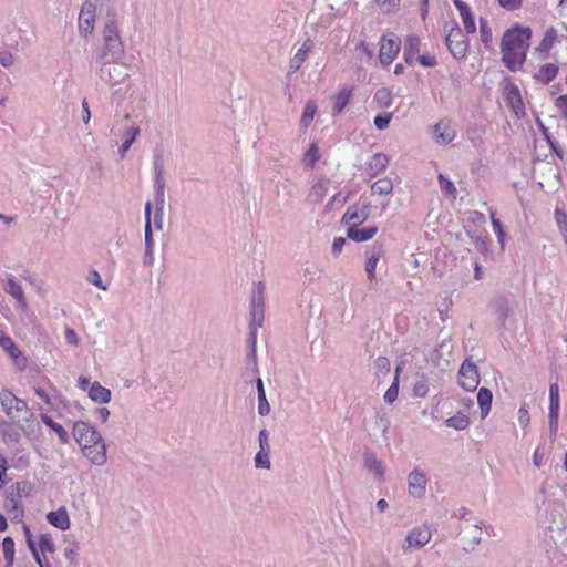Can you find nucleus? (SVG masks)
<instances>
[{"label":"nucleus","instance_id":"f257e3e1","mask_svg":"<svg viewBox=\"0 0 567 567\" xmlns=\"http://www.w3.org/2000/svg\"><path fill=\"white\" fill-rule=\"evenodd\" d=\"M530 37V28L518 24L504 32L501 41L502 61L511 71L515 72L523 66Z\"/></svg>","mask_w":567,"mask_h":567},{"label":"nucleus","instance_id":"f03ea898","mask_svg":"<svg viewBox=\"0 0 567 567\" xmlns=\"http://www.w3.org/2000/svg\"><path fill=\"white\" fill-rule=\"evenodd\" d=\"M0 404L2 411L13 423H19L21 421L30 422L34 416L27 402L16 396L8 389H2L0 391Z\"/></svg>","mask_w":567,"mask_h":567},{"label":"nucleus","instance_id":"7ed1b4c3","mask_svg":"<svg viewBox=\"0 0 567 567\" xmlns=\"http://www.w3.org/2000/svg\"><path fill=\"white\" fill-rule=\"evenodd\" d=\"M104 48L101 60H120L124 54V47L118 34V28L115 21L105 23L103 30Z\"/></svg>","mask_w":567,"mask_h":567},{"label":"nucleus","instance_id":"20e7f679","mask_svg":"<svg viewBox=\"0 0 567 567\" xmlns=\"http://www.w3.org/2000/svg\"><path fill=\"white\" fill-rule=\"evenodd\" d=\"M445 44L455 59L466 56L468 50V39L455 21L444 24Z\"/></svg>","mask_w":567,"mask_h":567},{"label":"nucleus","instance_id":"39448f33","mask_svg":"<svg viewBox=\"0 0 567 567\" xmlns=\"http://www.w3.org/2000/svg\"><path fill=\"white\" fill-rule=\"evenodd\" d=\"M99 72L100 79L110 85H116L128 78V68L124 63H117V60H101Z\"/></svg>","mask_w":567,"mask_h":567},{"label":"nucleus","instance_id":"423d86ee","mask_svg":"<svg viewBox=\"0 0 567 567\" xmlns=\"http://www.w3.org/2000/svg\"><path fill=\"white\" fill-rule=\"evenodd\" d=\"M72 434L76 443L83 447L90 444H96L103 440L102 435L90 423L84 421H78L74 423Z\"/></svg>","mask_w":567,"mask_h":567},{"label":"nucleus","instance_id":"0eeeda50","mask_svg":"<svg viewBox=\"0 0 567 567\" xmlns=\"http://www.w3.org/2000/svg\"><path fill=\"white\" fill-rule=\"evenodd\" d=\"M265 286L261 281L255 284V289L251 297V327H261L265 318V303H264Z\"/></svg>","mask_w":567,"mask_h":567},{"label":"nucleus","instance_id":"6e6552de","mask_svg":"<svg viewBox=\"0 0 567 567\" xmlns=\"http://www.w3.org/2000/svg\"><path fill=\"white\" fill-rule=\"evenodd\" d=\"M458 383L466 391L476 390L480 383L477 367L468 360H465L461 365L458 371Z\"/></svg>","mask_w":567,"mask_h":567},{"label":"nucleus","instance_id":"1a4fd4ad","mask_svg":"<svg viewBox=\"0 0 567 567\" xmlns=\"http://www.w3.org/2000/svg\"><path fill=\"white\" fill-rule=\"evenodd\" d=\"M427 482L425 473L419 468H414L408 475L409 494L417 499L423 498L426 493Z\"/></svg>","mask_w":567,"mask_h":567},{"label":"nucleus","instance_id":"9d476101","mask_svg":"<svg viewBox=\"0 0 567 567\" xmlns=\"http://www.w3.org/2000/svg\"><path fill=\"white\" fill-rule=\"evenodd\" d=\"M431 532L422 528H413L411 529L403 544H402V550L404 553H408L412 549H419L429 544L431 540Z\"/></svg>","mask_w":567,"mask_h":567},{"label":"nucleus","instance_id":"9b49d317","mask_svg":"<svg viewBox=\"0 0 567 567\" xmlns=\"http://www.w3.org/2000/svg\"><path fill=\"white\" fill-rule=\"evenodd\" d=\"M82 449L84 456L96 466H103L107 462L106 444L101 440L96 444L85 445Z\"/></svg>","mask_w":567,"mask_h":567},{"label":"nucleus","instance_id":"f8f14e48","mask_svg":"<svg viewBox=\"0 0 567 567\" xmlns=\"http://www.w3.org/2000/svg\"><path fill=\"white\" fill-rule=\"evenodd\" d=\"M370 216L369 205H352L349 206L342 217V223L349 226H359L364 223Z\"/></svg>","mask_w":567,"mask_h":567},{"label":"nucleus","instance_id":"ddd939ff","mask_svg":"<svg viewBox=\"0 0 567 567\" xmlns=\"http://www.w3.org/2000/svg\"><path fill=\"white\" fill-rule=\"evenodd\" d=\"M96 6L92 2H85L79 14V29L81 33L87 35L94 28Z\"/></svg>","mask_w":567,"mask_h":567},{"label":"nucleus","instance_id":"4468645a","mask_svg":"<svg viewBox=\"0 0 567 567\" xmlns=\"http://www.w3.org/2000/svg\"><path fill=\"white\" fill-rule=\"evenodd\" d=\"M0 346L14 360L20 370L27 367V358L17 348L14 341L2 331H0Z\"/></svg>","mask_w":567,"mask_h":567},{"label":"nucleus","instance_id":"2eb2a0df","mask_svg":"<svg viewBox=\"0 0 567 567\" xmlns=\"http://www.w3.org/2000/svg\"><path fill=\"white\" fill-rule=\"evenodd\" d=\"M2 287L8 295L16 299L19 308L22 310L27 309L28 303L23 289L12 275L7 276V279L2 281Z\"/></svg>","mask_w":567,"mask_h":567},{"label":"nucleus","instance_id":"dca6fc26","mask_svg":"<svg viewBox=\"0 0 567 567\" xmlns=\"http://www.w3.org/2000/svg\"><path fill=\"white\" fill-rule=\"evenodd\" d=\"M482 540V527L477 524H471L462 529V542L464 550H474Z\"/></svg>","mask_w":567,"mask_h":567},{"label":"nucleus","instance_id":"f3484780","mask_svg":"<svg viewBox=\"0 0 567 567\" xmlns=\"http://www.w3.org/2000/svg\"><path fill=\"white\" fill-rule=\"evenodd\" d=\"M363 466L373 473L379 482L384 481L385 467L383 463L377 457L373 451L367 450L363 453Z\"/></svg>","mask_w":567,"mask_h":567},{"label":"nucleus","instance_id":"a211bd4d","mask_svg":"<svg viewBox=\"0 0 567 567\" xmlns=\"http://www.w3.org/2000/svg\"><path fill=\"white\" fill-rule=\"evenodd\" d=\"M399 50L400 43L396 40L383 38L379 53L380 62L384 65L390 64L396 56Z\"/></svg>","mask_w":567,"mask_h":567},{"label":"nucleus","instance_id":"6ab92c4d","mask_svg":"<svg viewBox=\"0 0 567 567\" xmlns=\"http://www.w3.org/2000/svg\"><path fill=\"white\" fill-rule=\"evenodd\" d=\"M312 44L313 43L310 39H307L301 44V47L298 49V51L296 52V54L291 58V60L289 62V70H288L289 75L293 74L301 68V65L303 64V62L307 59L308 52L312 48Z\"/></svg>","mask_w":567,"mask_h":567},{"label":"nucleus","instance_id":"aec40b11","mask_svg":"<svg viewBox=\"0 0 567 567\" xmlns=\"http://www.w3.org/2000/svg\"><path fill=\"white\" fill-rule=\"evenodd\" d=\"M506 101L512 111L519 116L524 114V103L522 101L520 92L514 84L506 86Z\"/></svg>","mask_w":567,"mask_h":567},{"label":"nucleus","instance_id":"412c9836","mask_svg":"<svg viewBox=\"0 0 567 567\" xmlns=\"http://www.w3.org/2000/svg\"><path fill=\"white\" fill-rule=\"evenodd\" d=\"M433 133L436 142L441 145H446L455 138V131L451 127L449 122L441 121L435 124Z\"/></svg>","mask_w":567,"mask_h":567},{"label":"nucleus","instance_id":"4be33fe9","mask_svg":"<svg viewBox=\"0 0 567 567\" xmlns=\"http://www.w3.org/2000/svg\"><path fill=\"white\" fill-rule=\"evenodd\" d=\"M47 520L54 527L66 530L71 526L69 514L65 507H60L58 511H51L47 514Z\"/></svg>","mask_w":567,"mask_h":567},{"label":"nucleus","instance_id":"5701e85b","mask_svg":"<svg viewBox=\"0 0 567 567\" xmlns=\"http://www.w3.org/2000/svg\"><path fill=\"white\" fill-rule=\"evenodd\" d=\"M378 233L377 226L359 228L358 226H349L347 237L355 243H362L371 239Z\"/></svg>","mask_w":567,"mask_h":567},{"label":"nucleus","instance_id":"b1692460","mask_svg":"<svg viewBox=\"0 0 567 567\" xmlns=\"http://www.w3.org/2000/svg\"><path fill=\"white\" fill-rule=\"evenodd\" d=\"M141 128L137 124H132L131 126L126 127L122 134L123 143L118 147V155L121 158L125 157L127 151L131 148L132 144L136 140V137L140 135Z\"/></svg>","mask_w":567,"mask_h":567},{"label":"nucleus","instance_id":"393cba45","mask_svg":"<svg viewBox=\"0 0 567 567\" xmlns=\"http://www.w3.org/2000/svg\"><path fill=\"white\" fill-rule=\"evenodd\" d=\"M454 6L460 12L466 32L474 33L476 27L470 7L462 0H454Z\"/></svg>","mask_w":567,"mask_h":567},{"label":"nucleus","instance_id":"a878e982","mask_svg":"<svg viewBox=\"0 0 567 567\" xmlns=\"http://www.w3.org/2000/svg\"><path fill=\"white\" fill-rule=\"evenodd\" d=\"M549 529L561 530L565 528V522L563 518V505L559 503H554L550 505L549 512Z\"/></svg>","mask_w":567,"mask_h":567},{"label":"nucleus","instance_id":"bb28decb","mask_svg":"<svg viewBox=\"0 0 567 567\" xmlns=\"http://www.w3.org/2000/svg\"><path fill=\"white\" fill-rule=\"evenodd\" d=\"M89 396L100 404L109 403L111 401V391L95 381L89 389Z\"/></svg>","mask_w":567,"mask_h":567},{"label":"nucleus","instance_id":"cd10ccee","mask_svg":"<svg viewBox=\"0 0 567 567\" xmlns=\"http://www.w3.org/2000/svg\"><path fill=\"white\" fill-rule=\"evenodd\" d=\"M389 164V157L385 154H374L368 163V171L370 176L380 174Z\"/></svg>","mask_w":567,"mask_h":567},{"label":"nucleus","instance_id":"c85d7f7f","mask_svg":"<svg viewBox=\"0 0 567 567\" xmlns=\"http://www.w3.org/2000/svg\"><path fill=\"white\" fill-rule=\"evenodd\" d=\"M493 401V394L487 388H481L477 393V403L481 409L482 419L486 417Z\"/></svg>","mask_w":567,"mask_h":567},{"label":"nucleus","instance_id":"c756f323","mask_svg":"<svg viewBox=\"0 0 567 567\" xmlns=\"http://www.w3.org/2000/svg\"><path fill=\"white\" fill-rule=\"evenodd\" d=\"M351 94H352V89H350L348 86H343L340 90V92L338 93V95L336 96V100H334L333 113L339 114L342 112V110L350 102Z\"/></svg>","mask_w":567,"mask_h":567},{"label":"nucleus","instance_id":"7c9ffc66","mask_svg":"<svg viewBox=\"0 0 567 567\" xmlns=\"http://www.w3.org/2000/svg\"><path fill=\"white\" fill-rule=\"evenodd\" d=\"M557 72H558L557 65H555L553 63H546L543 66H540V69L538 70V72L536 73L535 76L537 80H539L544 83H548L557 75Z\"/></svg>","mask_w":567,"mask_h":567},{"label":"nucleus","instance_id":"2f4dec72","mask_svg":"<svg viewBox=\"0 0 567 567\" xmlns=\"http://www.w3.org/2000/svg\"><path fill=\"white\" fill-rule=\"evenodd\" d=\"M41 419L43 421V423L49 426L52 431H54L56 433V435L59 436V439L61 440L62 443H68L69 442V434L68 432L63 429V426L56 422H54L49 415L47 414H41Z\"/></svg>","mask_w":567,"mask_h":567},{"label":"nucleus","instance_id":"473e14b6","mask_svg":"<svg viewBox=\"0 0 567 567\" xmlns=\"http://www.w3.org/2000/svg\"><path fill=\"white\" fill-rule=\"evenodd\" d=\"M393 190V183L390 178L384 177L374 182L371 186V193L378 195H389Z\"/></svg>","mask_w":567,"mask_h":567},{"label":"nucleus","instance_id":"72a5a7b5","mask_svg":"<svg viewBox=\"0 0 567 567\" xmlns=\"http://www.w3.org/2000/svg\"><path fill=\"white\" fill-rule=\"evenodd\" d=\"M493 309L498 315L499 319L504 323L509 315V303L504 297H497L492 303Z\"/></svg>","mask_w":567,"mask_h":567},{"label":"nucleus","instance_id":"f704fd0d","mask_svg":"<svg viewBox=\"0 0 567 567\" xmlns=\"http://www.w3.org/2000/svg\"><path fill=\"white\" fill-rule=\"evenodd\" d=\"M3 557L6 560V567H13L14 560V542L10 536H7L2 540Z\"/></svg>","mask_w":567,"mask_h":567},{"label":"nucleus","instance_id":"c9c22d12","mask_svg":"<svg viewBox=\"0 0 567 567\" xmlns=\"http://www.w3.org/2000/svg\"><path fill=\"white\" fill-rule=\"evenodd\" d=\"M445 424L449 427H453L455 430H464L468 426L470 420L463 413H457L453 416H450L445 420Z\"/></svg>","mask_w":567,"mask_h":567},{"label":"nucleus","instance_id":"e433bc0d","mask_svg":"<svg viewBox=\"0 0 567 567\" xmlns=\"http://www.w3.org/2000/svg\"><path fill=\"white\" fill-rule=\"evenodd\" d=\"M400 367L398 365L396 369H395V375H394V380L392 382V384L390 385V388L386 390V392L384 393V401L389 404L393 403L396 398H398V394H399V374H400Z\"/></svg>","mask_w":567,"mask_h":567},{"label":"nucleus","instance_id":"4c0bfd02","mask_svg":"<svg viewBox=\"0 0 567 567\" xmlns=\"http://www.w3.org/2000/svg\"><path fill=\"white\" fill-rule=\"evenodd\" d=\"M328 181L320 179L311 188L309 197L315 202H321L328 192Z\"/></svg>","mask_w":567,"mask_h":567},{"label":"nucleus","instance_id":"58836bf2","mask_svg":"<svg viewBox=\"0 0 567 567\" xmlns=\"http://www.w3.org/2000/svg\"><path fill=\"white\" fill-rule=\"evenodd\" d=\"M557 39V32L554 28H549L546 30L544 38L537 48L542 52H548Z\"/></svg>","mask_w":567,"mask_h":567},{"label":"nucleus","instance_id":"ea45409f","mask_svg":"<svg viewBox=\"0 0 567 567\" xmlns=\"http://www.w3.org/2000/svg\"><path fill=\"white\" fill-rule=\"evenodd\" d=\"M317 113V104L313 101H308L300 120L301 125L307 128Z\"/></svg>","mask_w":567,"mask_h":567},{"label":"nucleus","instance_id":"a19ab883","mask_svg":"<svg viewBox=\"0 0 567 567\" xmlns=\"http://www.w3.org/2000/svg\"><path fill=\"white\" fill-rule=\"evenodd\" d=\"M429 381L424 375H421L413 384V395L416 398H425L429 393Z\"/></svg>","mask_w":567,"mask_h":567},{"label":"nucleus","instance_id":"79ce46f5","mask_svg":"<svg viewBox=\"0 0 567 567\" xmlns=\"http://www.w3.org/2000/svg\"><path fill=\"white\" fill-rule=\"evenodd\" d=\"M269 454L270 451L259 450L255 455V467L260 470H269L271 466Z\"/></svg>","mask_w":567,"mask_h":567},{"label":"nucleus","instance_id":"37998d69","mask_svg":"<svg viewBox=\"0 0 567 567\" xmlns=\"http://www.w3.org/2000/svg\"><path fill=\"white\" fill-rule=\"evenodd\" d=\"M390 360L386 357H378L373 365L375 375H386L390 372Z\"/></svg>","mask_w":567,"mask_h":567},{"label":"nucleus","instance_id":"c03bdc74","mask_svg":"<svg viewBox=\"0 0 567 567\" xmlns=\"http://www.w3.org/2000/svg\"><path fill=\"white\" fill-rule=\"evenodd\" d=\"M421 40L415 34H409L404 40V50L408 54H416L420 51Z\"/></svg>","mask_w":567,"mask_h":567},{"label":"nucleus","instance_id":"a18cd8bd","mask_svg":"<svg viewBox=\"0 0 567 567\" xmlns=\"http://www.w3.org/2000/svg\"><path fill=\"white\" fill-rule=\"evenodd\" d=\"M4 508L8 513L13 514V518H19L22 516L23 511L21 506L19 505V502L16 499L14 496L7 497L4 501Z\"/></svg>","mask_w":567,"mask_h":567},{"label":"nucleus","instance_id":"49530a36","mask_svg":"<svg viewBox=\"0 0 567 567\" xmlns=\"http://www.w3.org/2000/svg\"><path fill=\"white\" fill-rule=\"evenodd\" d=\"M480 33L482 42L487 48L488 44L492 42L493 34L487 20L483 18H480Z\"/></svg>","mask_w":567,"mask_h":567},{"label":"nucleus","instance_id":"de8ad7c7","mask_svg":"<svg viewBox=\"0 0 567 567\" xmlns=\"http://www.w3.org/2000/svg\"><path fill=\"white\" fill-rule=\"evenodd\" d=\"M384 255V248L381 243L375 241L367 251V259L379 262L380 258Z\"/></svg>","mask_w":567,"mask_h":567},{"label":"nucleus","instance_id":"09e8293b","mask_svg":"<svg viewBox=\"0 0 567 567\" xmlns=\"http://www.w3.org/2000/svg\"><path fill=\"white\" fill-rule=\"evenodd\" d=\"M379 8L384 13H394L400 8V0H375Z\"/></svg>","mask_w":567,"mask_h":567},{"label":"nucleus","instance_id":"8fccbe9b","mask_svg":"<svg viewBox=\"0 0 567 567\" xmlns=\"http://www.w3.org/2000/svg\"><path fill=\"white\" fill-rule=\"evenodd\" d=\"M549 410H559V386L556 382L549 386Z\"/></svg>","mask_w":567,"mask_h":567},{"label":"nucleus","instance_id":"3c124183","mask_svg":"<svg viewBox=\"0 0 567 567\" xmlns=\"http://www.w3.org/2000/svg\"><path fill=\"white\" fill-rule=\"evenodd\" d=\"M246 372H249L251 375L258 374L257 351H248L247 362H246Z\"/></svg>","mask_w":567,"mask_h":567},{"label":"nucleus","instance_id":"603ef678","mask_svg":"<svg viewBox=\"0 0 567 567\" xmlns=\"http://www.w3.org/2000/svg\"><path fill=\"white\" fill-rule=\"evenodd\" d=\"M559 410H549V436L554 441L558 432Z\"/></svg>","mask_w":567,"mask_h":567},{"label":"nucleus","instance_id":"864d4df0","mask_svg":"<svg viewBox=\"0 0 567 567\" xmlns=\"http://www.w3.org/2000/svg\"><path fill=\"white\" fill-rule=\"evenodd\" d=\"M392 120V113H383V114H378L375 117H374V125L378 130H385L389 127V124Z\"/></svg>","mask_w":567,"mask_h":567},{"label":"nucleus","instance_id":"5fc2aeb1","mask_svg":"<svg viewBox=\"0 0 567 567\" xmlns=\"http://www.w3.org/2000/svg\"><path fill=\"white\" fill-rule=\"evenodd\" d=\"M319 159V152L316 143H312L305 154V162L309 166H313Z\"/></svg>","mask_w":567,"mask_h":567},{"label":"nucleus","instance_id":"6e6d98bb","mask_svg":"<svg viewBox=\"0 0 567 567\" xmlns=\"http://www.w3.org/2000/svg\"><path fill=\"white\" fill-rule=\"evenodd\" d=\"M439 183L441 186V189L445 192L446 194L455 197L456 188L450 179L445 178L442 174L439 175Z\"/></svg>","mask_w":567,"mask_h":567},{"label":"nucleus","instance_id":"4d7b16f0","mask_svg":"<svg viewBox=\"0 0 567 567\" xmlns=\"http://www.w3.org/2000/svg\"><path fill=\"white\" fill-rule=\"evenodd\" d=\"M258 413L261 416H266L270 413V404L266 398V393H260L258 395Z\"/></svg>","mask_w":567,"mask_h":567},{"label":"nucleus","instance_id":"13d9d810","mask_svg":"<svg viewBox=\"0 0 567 567\" xmlns=\"http://www.w3.org/2000/svg\"><path fill=\"white\" fill-rule=\"evenodd\" d=\"M39 547L42 551L53 553L55 550L54 543L49 535H41Z\"/></svg>","mask_w":567,"mask_h":567},{"label":"nucleus","instance_id":"bf43d9fd","mask_svg":"<svg viewBox=\"0 0 567 567\" xmlns=\"http://www.w3.org/2000/svg\"><path fill=\"white\" fill-rule=\"evenodd\" d=\"M491 220H492L493 228L497 234V239H498L499 244L503 246L504 238H505V231L503 229V226H502L501 221L497 218H495L494 213H491Z\"/></svg>","mask_w":567,"mask_h":567},{"label":"nucleus","instance_id":"052dcab7","mask_svg":"<svg viewBox=\"0 0 567 567\" xmlns=\"http://www.w3.org/2000/svg\"><path fill=\"white\" fill-rule=\"evenodd\" d=\"M144 239H145V249L153 250L154 249V240H153V230H152L151 223H145Z\"/></svg>","mask_w":567,"mask_h":567},{"label":"nucleus","instance_id":"680f3d73","mask_svg":"<svg viewBox=\"0 0 567 567\" xmlns=\"http://www.w3.org/2000/svg\"><path fill=\"white\" fill-rule=\"evenodd\" d=\"M87 281L92 285L96 286L102 290H106V287L103 285L100 274L96 270H90L86 277Z\"/></svg>","mask_w":567,"mask_h":567},{"label":"nucleus","instance_id":"e2e57ef3","mask_svg":"<svg viewBox=\"0 0 567 567\" xmlns=\"http://www.w3.org/2000/svg\"><path fill=\"white\" fill-rule=\"evenodd\" d=\"M374 99L384 106H390L391 104L390 92L385 89L378 90Z\"/></svg>","mask_w":567,"mask_h":567},{"label":"nucleus","instance_id":"0e129e2a","mask_svg":"<svg viewBox=\"0 0 567 567\" xmlns=\"http://www.w3.org/2000/svg\"><path fill=\"white\" fill-rule=\"evenodd\" d=\"M259 450L270 451L269 433L266 429L259 431L258 434Z\"/></svg>","mask_w":567,"mask_h":567},{"label":"nucleus","instance_id":"69168bd1","mask_svg":"<svg viewBox=\"0 0 567 567\" xmlns=\"http://www.w3.org/2000/svg\"><path fill=\"white\" fill-rule=\"evenodd\" d=\"M518 423L523 429L529 424V413L525 405H522L517 412Z\"/></svg>","mask_w":567,"mask_h":567},{"label":"nucleus","instance_id":"338daca9","mask_svg":"<svg viewBox=\"0 0 567 567\" xmlns=\"http://www.w3.org/2000/svg\"><path fill=\"white\" fill-rule=\"evenodd\" d=\"M257 327H251L249 326V336H248V339H247V346H248V351H257L256 349V343H257Z\"/></svg>","mask_w":567,"mask_h":567},{"label":"nucleus","instance_id":"774afa93","mask_svg":"<svg viewBox=\"0 0 567 567\" xmlns=\"http://www.w3.org/2000/svg\"><path fill=\"white\" fill-rule=\"evenodd\" d=\"M555 106L561 112L563 116L567 118V95H560L555 100Z\"/></svg>","mask_w":567,"mask_h":567}]
</instances>
